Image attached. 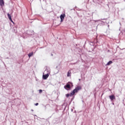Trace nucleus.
<instances>
[{
  "label": "nucleus",
  "instance_id": "9b49d317",
  "mask_svg": "<svg viewBox=\"0 0 125 125\" xmlns=\"http://www.w3.org/2000/svg\"><path fill=\"white\" fill-rule=\"evenodd\" d=\"M42 90L40 89L39 90V93H42Z\"/></svg>",
  "mask_w": 125,
  "mask_h": 125
},
{
  "label": "nucleus",
  "instance_id": "39448f33",
  "mask_svg": "<svg viewBox=\"0 0 125 125\" xmlns=\"http://www.w3.org/2000/svg\"><path fill=\"white\" fill-rule=\"evenodd\" d=\"M0 5L2 7L4 6V1L3 0H0Z\"/></svg>",
  "mask_w": 125,
  "mask_h": 125
},
{
  "label": "nucleus",
  "instance_id": "ddd939ff",
  "mask_svg": "<svg viewBox=\"0 0 125 125\" xmlns=\"http://www.w3.org/2000/svg\"><path fill=\"white\" fill-rule=\"evenodd\" d=\"M38 105H39V103H36V104H35V105H36V106H38Z\"/></svg>",
  "mask_w": 125,
  "mask_h": 125
},
{
  "label": "nucleus",
  "instance_id": "f03ea898",
  "mask_svg": "<svg viewBox=\"0 0 125 125\" xmlns=\"http://www.w3.org/2000/svg\"><path fill=\"white\" fill-rule=\"evenodd\" d=\"M66 17V15L65 14H62L60 16V19H61V22H63V20H64V19Z\"/></svg>",
  "mask_w": 125,
  "mask_h": 125
},
{
  "label": "nucleus",
  "instance_id": "1a4fd4ad",
  "mask_svg": "<svg viewBox=\"0 0 125 125\" xmlns=\"http://www.w3.org/2000/svg\"><path fill=\"white\" fill-rule=\"evenodd\" d=\"M67 77H70L71 76V70H69L67 74Z\"/></svg>",
  "mask_w": 125,
  "mask_h": 125
},
{
  "label": "nucleus",
  "instance_id": "0eeeda50",
  "mask_svg": "<svg viewBox=\"0 0 125 125\" xmlns=\"http://www.w3.org/2000/svg\"><path fill=\"white\" fill-rule=\"evenodd\" d=\"M7 15H8V17L9 20H10V21H11L13 23V21H12V19H11V15L9 14H7Z\"/></svg>",
  "mask_w": 125,
  "mask_h": 125
},
{
  "label": "nucleus",
  "instance_id": "20e7f679",
  "mask_svg": "<svg viewBox=\"0 0 125 125\" xmlns=\"http://www.w3.org/2000/svg\"><path fill=\"white\" fill-rule=\"evenodd\" d=\"M48 77H49V74H47L45 75H43L42 76V78H43V80H46V79H47L48 78Z\"/></svg>",
  "mask_w": 125,
  "mask_h": 125
},
{
  "label": "nucleus",
  "instance_id": "6e6552de",
  "mask_svg": "<svg viewBox=\"0 0 125 125\" xmlns=\"http://www.w3.org/2000/svg\"><path fill=\"white\" fill-rule=\"evenodd\" d=\"M112 63H113V62H112V61H110L106 64V65H107V66H109V65H111V64H112Z\"/></svg>",
  "mask_w": 125,
  "mask_h": 125
},
{
  "label": "nucleus",
  "instance_id": "423d86ee",
  "mask_svg": "<svg viewBox=\"0 0 125 125\" xmlns=\"http://www.w3.org/2000/svg\"><path fill=\"white\" fill-rule=\"evenodd\" d=\"M70 86L69 84H67L66 85H64V88L65 89H67V88L68 89H70Z\"/></svg>",
  "mask_w": 125,
  "mask_h": 125
},
{
  "label": "nucleus",
  "instance_id": "7ed1b4c3",
  "mask_svg": "<svg viewBox=\"0 0 125 125\" xmlns=\"http://www.w3.org/2000/svg\"><path fill=\"white\" fill-rule=\"evenodd\" d=\"M109 98L111 101H113L114 99H116V97L114 95L109 96Z\"/></svg>",
  "mask_w": 125,
  "mask_h": 125
},
{
  "label": "nucleus",
  "instance_id": "f257e3e1",
  "mask_svg": "<svg viewBox=\"0 0 125 125\" xmlns=\"http://www.w3.org/2000/svg\"><path fill=\"white\" fill-rule=\"evenodd\" d=\"M82 89V86H78L76 88H75L73 91H72L70 93V95H74L75 93H77L79 92V90H81Z\"/></svg>",
  "mask_w": 125,
  "mask_h": 125
},
{
  "label": "nucleus",
  "instance_id": "9d476101",
  "mask_svg": "<svg viewBox=\"0 0 125 125\" xmlns=\"http://www.w3.org/2000/svg\"><path fill=\"white\" fill-rule=\"evenodd\" d=\"M33 53H30L28 54L29 57H31V56H33Z\"/></svg>",
  "mask_w": 125,
  "mask_h": 125
},
{
  "label": "nucleus",
  "instance_id": "f8f14e48",
  "mask_svg": "<svg viewBox=\"0 0 125 125\" xmlns=\"http://www.w3.org/2000/svg\"><path fill=\"white\" fill-rule=\"evenodd\" d=\"M69 96H70V94H67L66 95V97H69Z\"/></svg>",
  "mask_w": 125,
  "mask_h": 125
}]
</instances>
